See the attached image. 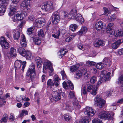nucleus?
Wrapping results in <instances>:
<instances>
[{
    "mask_svg": "<svg viewBox=\"0 0 123 123\" xmlns=\"http://www.w3.org/2000/svg\"><path fill=\"white\" fill-rule=\"evenodd\" d=\"M18 8V6L17 5L13 3L11 4L10 5V11L9 14L12 20L14 22L22 20L25 16V14L23 13H21L20 14H15Z\"/></svg>",
    "mask_w": 123,
    "mask_h": 123,
    "instance_id": "obj_1",
    "label": "nucleus"
},
{
    "mask_svg": "<svg viewBox=\"0 0 123 123\" xmlns=\"http://www.w3.org/2000/svg\"><path fill=\"white\" fill-rule=\"evenodd\" d=\"M27 75L30 76L31 80H35L36 78V74L35 71L34 64L32 63L27 70Z\"/></svg>",
    "mask_w": 123,
    "mask_h": 123,
    "instance_id": "obj_2",
    "label": "nucleus"
},
{
    "mask_svg": "<svg viewBox=\"0 0 123 123\" xmlns=\"http://www.w3.org/2000/svg\"><path fill=\"white\" fill-rule=\"evenodd\" d=\"M41 7L42 9L47 12L51 11L54 9L53 2L50 1L44 2L41 6Z\"/></svg>",
    "mask_w": 123,
    "mask_h": 123,
    "instance_id": "obj_3",
    "label": "nucleus"
},
{
    "mask_svg": "<svg viewBox=\"0 0 123 123\" xmlns=\"http://www.w3.org/2000/svg\"><path fill=\"white\" fill-rule=\"evenodd\" d=\"M94 100L95 101L94 105L100 108L103 107L105 104V101L100 98L99 95H97L95 97Z\"/></svg>",
    "mask_w": 123,
    "mask_h": 123,
    "instance_id": "obj_4",
    "label": "nucleus"
},
{
    "mask_svg": "<svg viewBox=\"0 0 123 123\" xmlns=\"http://www.w3.org/2000/svg\"><path fill=\"white\" fill-rule=\"evenodd\" d=\"M8 0H0V15H3L5 13L6 7L8 4Z\"/></svg>",
    "mask_w": 123,
    "mask_h": 123,
    "instance_id": "obj_5",
    "label": "nucleus"
},
{
    "mask_svg": "<svg viewBox=\"0 0 123 123\" xmlns=\"http://www.w3.org/2000/svg\"><path fill=\"white\" fill-rule=\"evenodd\" d=\"M0 44L2 48L7 49L10 47V44L6 40L5 38L1 36L0 37Z\"/></svg>",
    "mask_w": 123,
    "mask_h": 123,
    "instance_id": "obj_6",
    "label": "nucleus"
},
{
    "mask_svg": "<svg viewBox=\"0 0 123 123\" xmlns=\"http://www.w3.org/2000/svg\"><path fill=\"white\" fill-rule=\"evenodd\" d=\"M52 21L53 24H57L60 21V17L59 13L55 12L53 13L51 16Z\"/></svg>",
    "mask_w": 123,
    "mask_h": 123,
    "instance_id": "obj_7",
    "label": "nucleus"
},
{
    "mask_svg": "<svg viewBox=\"0 0 123 123\" xmlns=\"http://www.w3.org/2000/svg\"><path fill=\"white\" fill-rule=\"evenodd\" d=\"M77 13V11L76 9L72 10L67 16V15H64V19L66 20L67 18H74L76 15Z\"/></svg>",
    "mask_w": 123,
    "mask_h": 123,
    "instance_id": "obj_8",
    "label": "nucleus"
},
{
    "mask_svg": "<svg viewBox=\"0 0 123 123\" xmlns=\"http://www.w3.org/2000/svg\"><path fill=\"white\" fill-rule=\"evenodd\" d=\"M31 0H24L22 2L21 4V7L23 9L30 8L31 7L30 3Z\"/></svg>",
    "mask_w": 123,
    "mask_h": 123,
    "instance_id": "obj_9",
    "label": "nucleus"
},
{
    "mask_svg": "<svg viewBox=\"0 0 123 123\" xmlns=\"http://www.w3.org/2000/svg\"><path fill=\"white\" fill-rule=\"evenodd\" d=\"M86 111L85 113L88 117H92L93 116L95 113L96 111L91 107H87L86 108Z\"/></svg>",
    "mask_w": 123,
    "mask_h": 123,
    "instance_id": "obj_10",
    "label": "nucleus"
},
{
    "mask_svg": "<svg viewBox=\"0 0 123 123\" xmlns=\"http://www.w3.org/2000/svg\"><path fill=\"white\" fill-rule=\"evenodd\" d=\"M43 67L44 69H49L50 71V72H49V74L50 75H52L53 69L51 63L49 61L45 62L44 63Z\"/></svg>",
    "mask_w": 123,
    "mask_h": 123,
    "instance_id": "obj_11",
    "label": "nucleus"
},
{
    "mask_svg": "<svg viewBox=\"0 0 123 123\" xmlns=\"http://www.w3.org/2000/svg\"><path fill=\"white\" fill-rule=\"evenodd\" d=\"M97 88L94 85H92L88 86L87 88L88 92H90L93 95H95L97 94Z\"/></svg>",
    "mask_w": 123,
    "mask_h": 123,
    "instance_id": "obj_12",
    "label": "nucleus"
},
{
    "mask_svg": "<svg viewBox=\"0 0 123 123\" xmlns=\"http://www.w3.org/2000/svg\"><path fill=\"white\" fill-rule=\"evenodd\" d=\"M52 95L53 99L55 101H57L60 100L61 98L60 94L56 91L52 92Z\"/></svg>",
    "mask_w": 123,
    "mask_h": 123,
    "instance_id": "obj_13",
    "label": "nucleus"
},
{
    "mask_svg": "<svg viewBox=\"0 0 123 123\" xmlns=\"http://www.w3.org/2000/svg\"><path fill=\"white\" fill-rule=\"evenodd\" d=\"M110 114L104 111L101 112L98 114V117L101 119H108L109 118Z\"/></svg>",
    "mask_w": 123,
    "mask_h": 123,
    "instance_id": "obj_14",
    "label": "nucleus"
},
{
    "mask_svg": "<svg viewBox=\"0 0 123 123\" xmlns=\"http://www.w3.org/2000/svg\"><path fill=\"white\" fill-rule=\"evenodd\" d=\"M123 42V39H120L113 43L112 44V48L114 49H116L119 46L120 44Z\"/></svg>",
    "mask_w": 123,
    "mask_h": 123,
    "instance_id": "obj_15",
    "label": "nucleus"
},
{
    "mask_svg": "<svg viewBox=\"0 0 123 123\" xmlns=\"http://www.w3.org/2000/svg\"><path fill=\"white\" fill-rule=\"evenodd\" d=\"M84 68H82L80 70H77L75 75V77L77 79H79L81 78L83 75V71Z\"/></svg>",
    "mask_w": 123,
    "mask_h": 123,
    "instance_id": "obj_16",
    "label": "nucleus"
},
{
    "mask_svg": "<svg viewBox=\"0 0 123 123\" xmlns=\"http://www.w3.org/2000/svg\"><path fill=\"white\" fill-rule=\"evenodd\" d=\"M103 62L104 64L108 66L109 67L111 65L112 60L109 57H106L104 59Z\"/></svg>",
    "mask_w": 123,
    "mask_h": 123,
    "instance_id": "obj_17",
    "label": "nucleus"
},
{
    "mask_svg": "<svg viewBox=\"0 0 123 123\" xmlns=\"http://www.w3.org/2000/svg\"><path fill=\"white\" fill-rule=\"evenodd\" d=\"M95 27L98 31H99L101 30L103 27L102 22L100 21L96 23L95 24Z\"/></svg>",
    "mask_w": 123,
    "mask_h": 123,
    "instance_id": "obj_18",
    "label": "nucleus"
},
{
    "mask_svg": "<svg viewBox=\"0 0 123 123\" xmlns=\"http://www.w3.org/2000/svg\"><path fill=\"white\" fill-rule=\"evenodd\" d=\"M44 19L43 18H39L35 21L37 26L39 27L43 26L42 24L44 23Z\"/></svg>",
    "mask_w": 123,
    "mask_h": 123,
    "instance_id": "obj_19",
    "label": "nucleus"
},
{
    "mask_svg": "<svg viewBox=\"0 0 123 123\" xmlns=\"http://www.w3.org/2000/svg\"><path fill=\"white\" fill-rule=\"evenodd\" d=\"M13 36L15 40H18L20 37V32L17 30L13 32Z\"/></svg>",
    "mask_w": 123,
    "mask_h": 123,
    "instance_id": "obj_20",
    "label": "nucleus"
},
{
    "mask_svg": "<svg viewBox=\"0 0 123 123\" xmlns=\"http://www.w3.org/2000/svg\"><path fill=\"white\" fill-rule=\"evenodd\" d=\"M93 44L95 47H99L100 46H104L105 44L101 40H98V41L94 42Z\"/></svg>",
    "mask_w": 123,
    "mask_h": 123,
    "instance_id": "obj_21",
    "label": "nucleus"
},
{
    "mask_svg": "<svg viewBox=\"0 0 123 123\" xmlns=\"http://www.w3.org/2000/svg\"><path fill=\"white\" fill-rule=\"evenodd\" d=\"M35 61L37 68H40L41 67V66L43 63L41 59L39 57H37L36 58Z\"/></svg>",
    "mask_w": 123,
    "mask_h": 123,
    "instance_id": "obj_22",
    "label": "nucleus"
},
{
    "mask_svg": "<svg viewBox=\"0 0 123 123\" xmlns=\"http://www.w3.org/2000/svg\"><path fill=\"white\" fill-rule=\"evenodd\" d=\"M81 103L79 101L74 102H73V107L75 110H77L81 107Z\"/></svg>",
    "mask_w": 123,
    "mask_h": 123,
    "instance_id": "obj_23",
    "label": "nucleus"
},
{
    "mask_svg": "<svg viewBox=\"0 0 123 123\" xmlns=\"http://www.w3.org/2000/svg\"><path fill=\"white\" fill-rule=\"evenodd\" d=\"M17 51L19 54L21 55L22 56H25V55L24 54L25 53V50L24 49L19 46H18L17 47Z\"/></svg>",
    "mask_w": 123,
    "mask_h": 123,
    "instance_id": "obj_24",
    "label": "nucleus"
},
{
    "mask_svg": "<svg viewBox=\"0 0 123 123\" xmlns=\"http://www.w3.org/2000/svg\"><path fill=\"white\" fill-rule=\"evenodd\" d=\"M67 50L65 48L61 49L58 53L59 56H61V58L64 56L67 52Z\"/></svg>",
    "mask_w": 123,
    "mask_h": 123,
    "instance_id": "obj_25",
    "label": "nucleus"
},
{
    "mask_svg": "<svg viewBox=\"0 0 123 123\" xmlns=\"http://www.w3.org/2000/svg\"><path fill=\"white\" fill-rule=\"evenodd\" d=\"M87 28L86 27H82L80 30L78 32V34L80 35L84 34L87 32Z\"/></svg>",
    "mask_w": 123,
    "mask_h": 123,
    "instance_id": "obj_26",
    "label": "nucleus"
},
{
    "mask_svg": "<svg viewBox=\"0 0 123 123\" xmlns=\"http://www.w3.org/2000/svg\"><path fill=\"white\" fill-rule=\"evenodd\" d=\"M123 36V30H118L115 31V37H121Z\"/></svg>",
    "mask_w": 123,
    "mask_h": 123,
    "instance_id": "obj_27",
    "label": "nucleus"
},
{
    "mask_svg": "<svg viewBox=\"0 0 123 123\" xmlns=\"http://www.w3.org/2000/svg\"><path fill=\"white\" fill-rule=\"evenodd\" d=\"M77 17L75 18L76 20L79 22L81 24L83 23L84 22V20L83 18L82 17V15L80 14H78Z\"/></svg>",
    "mask_w": 123,
    "mask_h": 123,
    "instance_id": "obj_28",
    "label": "nucleus"
},
{
    "mask_svg": "<svg viewBox=\"0 0 123 123\" xmlns=\"http://www.w3.org/2000/svg\"><path fill=\"white\" fill-rule=\"evenodd\" d=\"M8 118L7 114L6 113L4 114L3 117L0 120V123H6L7 122Z\"/></svg>",
    "mask_w": 123,
    "mask_h": 123,
    "instance_id": "obj_29",
    "label": "nucleus"
},
{
    "mask_svg": "<svg viewBox=\"0 0 123 123\" xmlns=\"http://www.w3.org/2000/svg\"><path fill=\"white\" fill-rule=\"evenodd\" d=\"M15 70H18L20 68L21 65V60H17L15 63Z\"/></svg>",
    "mask_w": 123,
    "mask_h": 123,
    "instance_id": "obj_30",
    "label": "nucleus"
},
{
    "mask_svg": "<svg viewBox=\"0 0 123 123\" xmlns=\"http://www.w3.org/2000/svg\"><path fill=\"white\" fill-rule=\"evenodd\" d=\"M33 38V41L37 45H39L41 43V39L38 37L35 36Z\"/></svg>",
    "mask_w": 123,
    "mask_h": 123,
    "instance_id": "obj_31",
    "label": "nucleus"
},
{
    "mask_svg": "<svg viewBox=\"0 0 123 123\" xmlns=\"http://www.w3.org/2000/svg\"><path fill=\"white\" fill-rule=\"evenodd\" d=\"M10 54L12 56L15 57L17 56L16 49L13 47H11L10 49Z\"/></svg>",
    "mask_w": 123,
    "mask_h": 123,
    "instance_id": "obj_32",
    "label": "nucleus"
},
{
    "mask_svg": "<svg viewBox=\"0 0 123 123\" xmlns=\"http://www.w3.org/2000/svg\"><path fill=\"white\" fill-rule=\"evenodd\" d=\"M79 68V66L78 65H74L71 66L70 68V70L71 72H75Z\"/></svg>",
    "mask_w": 123,
    "mask_h": 123,
    "instance_id": "obj_33",
    "label": "nucleus"
},
{
    "mask_svg": "<svg viewBox=\"0 0 123 123\" xmlns=\"http://www.w3.org/2000/svg\"><path fill=\"white\" fill-rule=\"evenodd\" d=\"M106 31L109 36L112 37L113 35L115 36V31L112 29H110L108 28H106Z\"/></svg>",
    "mask_w": 123,
    "mask_h": 123,
    "instance_id": "obj_34",
    "label": "nucleus"
},
{
    "mask_svg": "<svg viewBox=\"0 0 123 123\" xmlns=\"http://www.w3.org/2000/svg\"><path fill=\"white\" fill-rule=\"evenodd\" d=\"M25 55V56H23L26 57V59H31L32 58V55L31 52L28 50L26 51H25V53H24Z\"/></svg>",
    "mask_w": 123,
    "mask_h": 123,
    "instance_id": "obj_35",
    "label": "nucleus"
},
{
    "mask_svg": "<svg viewBox=\"0 0 123 123\" xmlns=\"http://www.w3.org/2000/svg\"><path fill=\"white\" fill-rule=\"evenodd\" d=\"M62 117L66 121H69L72 118L70 115L68 113L64 114Z\"/></svg>",
    "mask_w": 123,
    "mask_h": 123,
    "instance_id": "obj_36",
    "label": "nucleus"
},
{
    "mask_svg": "<svg viewBox=\"0 0 123 123\" xmlns=\"http://www.w3.org/2000/svg\"><path fill=\"white\" fill-rule=\"evenodd\" d=\"M86 87L84 85H83L81 87V94L83 95H87V92L86 90Z\"/></svg>",
    "mask_w": 123,
    "mask_h": 123,
    "instance_id": "obj_37",
    "label": "nucleus"
},
{
    "mask_svg": "<svg viewBox=\"0 0 123 123\" xmlns=\"http://www.w3.org/2000/svg\"><path fill=\"white\" fill-rule=\"evenodd\" d=\"M6 101L5 100V96H3L0 97V107L3 106V105H4V103H5Z\"/></svg>",
    "mask_w": 123,
    "mask_h": 123,
    "instance_id": "obj_38",
    "label": "nucleus"
},
{
    "mask_svg": "<svg viewBox=\"0 0 123 123\" xmlns=\"http://www.w3.org/2000/svg\"><path fill=\"white\" fill-rule=\"evenodd\" d=\"M83 71V75L84 78L85 79H87L89 77V74L87 73L86 69L84 68Z\"/></svg>",
    "mask_w": 123,
    "mask_h": 123,
    "instance_id": "obj_39",
    "label": "nucleus"
},
{
    "mask_svg": "<svg viewBox=\"0 0 123 123\" xmlns=\"http://www.w3.org/2000/svg\"><path fill=\"white\" fill-rule=\"evenodd\" d=\"M116 82L118 83L123 84V74L119 76Z\"/></svg>",
    "mask_w": 123,
    "mask_h": 123,
    "instance_id": "obj_40",
    "label": "nucleus"
},
{
    "mask_svg": "<svg viewBox=\"0 0 123 123\" xmlns=\"http://www.w3.org/2000/svg\"><path fill=\"white\" fill-rule=\"evenodd\" d=\"M68 97L70 98L74 99V100H75L76 98L75 96V93L74 92L71 91H70L69 92Z\"/></svg>",
    "mask_w": 123,
    "mask_h": 123,
    "instance_id": "obj_41",
    "label": "nucleus"
},
{
    "mask_svg": "<svg viewBox=\"0 0 123 123\" xmlns=\"http://www.w3.org/2000/svg\"><path fill=\"white\" fill-rule=\"evenodd\" d=\"M60 80L59 78L57 77L55 78L54 81V85H55L56 86H57L59 84V80Z\"/></svg>",
    "mask_w": 123,
    "mask_h": 123,
    "instance_id": "obj_42",
    "label": "nucleus"
},
{
    "mask_svg": "<svg viewBox=\"0 0 123 123\" xmlns=\"http://www.w3.org/2000/svg\"><path fill=\"white\" fill-rule=\"evenodd\" d=\"M90 120L89 117H86L84 118L80 121L81 123H89Z\"/></svg>",
    "mask_w": 123,
    "mask_h": 123,
    "instance_id": "obj_43",
    "label": "nucleus"
},
{
    "mask_svg": "<svg viewBox=\"0 0 123 123\" xmlns=\"http://www.w3.org/2000/svg\"><path fill=\"white\" fill-rule=\"evenodd\" d=\"M77 27V26L76 24H73L70 25L69 29L70 30L74 31L75 30Z\"/></svg>",
    "mask_w": 123,
    "mask_h": 123,
    "instance_id": "obj_44",
    "label": "nucleus"
},
{
    "mask_svg": "<svg viewBox=\"0 0 123 123\" xmlns=\"http://www.w3.org/2000/svg\"><path fill=\"white\" fill-rule=\"evenodd\" d=\"M35 29L34 26L31 27L28 29L27 30V34L28 35H30L33 33V31Z\"/></svg>",
    "mask_w": 123,
    "mask_h": 123,
    "instance_id": "obj_45",
    "label": "nucleus"
},
{
    "mask_svg": "<svg viewBox=\"0 0 123 123\" xmlns=\"http://www.w3.org/2000/svg\"><path fill=\"white\" fill-rule=\"evenodd\" d=\"M104 63L102 62H99L97 63L96 65V67L98 69H102L104 67L103 65Z\"/></svg>",
    "mask_w": 123,
    "mask_h": 123,
    "instance_id": "obj_46",
    "label": "nucleus"
},
{
    "mask_svg": "<svg viewBox=\"0 0 123 123\" xmlns=\"http://www.w3.org/2000/svg\"><path fill=\"white\" fill-rule=\"evenodd\" d=\"M47 85V86H48L51 88L52 86L54 85V83L53 82L51 79H49L48 80Z\"/></svg>",
    "mask_w": 123,
    "mask_h": 123,
    "instance_id": "obj_47",
    "label": "nucleus"
},
{
    "mask_svg": "<svg viewBox=\"0 0 123 123\" xmlns=\"http://www.w3.org/2000/svg\"><path fill=\"white\" fill-rule=\"evenodd\" d=\"M35 19L34 16L32 14H31L29 16L28 20L29 22H33Z\"/></svg>",
    "mask_w": 123,
    "mask_h": 123,
    "instance_id": "obj_48",
    "label": "nucleus"
},
{
    "mask_svg": "<svg viewBox=\"0 0 123 123\" xmlns=\"http://www.w3.org/2000/svg\"><path fill=\"white\" fill-rule=\"evenodd\" d=\"M111 73L110 72H108L106 75H105V77H103L104 79V80L105 81H107L109 80L110 75Z\"/></svg>",
    "mask_w": 123,
    "mask_h": 123,
    "instance_id": "obj_49",
    "label": "nucleus"
},
{
    "mask_svg": "<svg viewBox=\"0 0 123 123\" xmlns=\"http://www.w3.org/2000/svg\"><path fill=\"white\" fill-rule=\"evenodd\" d=\"M60 34V32L59 30H58L55 34L52 35V36L55 38H58Z\"/></svg>",
    "mask_w": 123,
    "mask_h": 123,
    "instance_id": "obj_50",
    "label": "nucleus"
},
{
    "mask_svg": "<svg viewBox=\"0 0 123 123\" xmlns=\"http://www.w3.org/2000/svg\"><path fill=\"white\" fill-rule=\"evenodd\" d=\"M97 80L96 77L93 76L90 79V82L92 84L94 83Z\"/></svg>",
    "mask_w": 123,
    "mask_h": 123,
    "instance_id": "obj_51",
    "label": "nucleus"
},
{
    "mask_svg": "<svg viewBox=\"0 0 123 123\" xmlns=\"http://www.w3.org/2000/svg\"><path fill=\"white\" fill-rule=\"evenodd\" d=\"M123 102V98L118 99L116 103L112 104L111 105L113 106L117 105V103H122Z\"/></svg>",
    "mask_w": 123,
    "mask_h": 123,
    "instance_id": "obj_52",
    "label": "nucleus"
},
{
    "mask_svg": "<svg viewBox=\"0 0 123 123\" xmlns=\"http://www.w3.org/2000/svg\"><path fill=\"white\" fill-rule=\"evenodd\" d=\"M92 123H103L102 121L98 118H96L92 121Z\"/></svg>",
    "mask_w": 123,
    "mask_h": 123,
    "instance_id": "obj_53",
    "label": "nucleus"
},
{
    "mask_svg": "<svg viewBox=\"0 0 123 123\" xmlns=\"http://www.w3.org/2000/svg\"><path fill=\"white\" fill-rule=\"evenodd\" d=\"M68 84L71 90H73L74 88V85L70 81H68Z\"/></svg>",
    "mask_w": 123,
    "mask_h": 123,
    "instance_id": "obj_54",
    "label": "nucleus"
},
{
    "mask_svg": "<svg viewBox=\"0 0 123 123\" xmlns=\"http://www.w3.org/2000/svg\"><path fill=\"white\" fill-rule=\"evenodd\" d=\"M75 36L73 35H71L69 36L68 37H67L65 40V41L66 42H69L71 41L73 39L74 37Z\"/></svg>",
    "mask_w": 123,
    "mask_h": 123,
    "instance_id": "obj_55",
    "label": "nucleus"
},
{
    "mask_svg": "<svg viewBox=\"0 0 123 123\" xmlns=\"http://www.w3.org/2000/svg\"><path fill=\"white\" fill-rule=\"evenodd\" d=\"M61 73L62 77V79L64 80L67 78V76L65 72L64 71H62L61 72Z\"/></svg>",
    "mask_w": 123,
    "mask_h": 123,
    "instance_id": "obj_56",
    "label": "nucleus"
},
{
    "mask_svg": "<svg viewBox=\"0 0 123 123\" xmlns=\"http://www.w3.org/2000/svg\"><path fill=\"white\" fill-rule=\"evenodd\" d=\"M38 35L39 37H43L44 36V34L42 30L41 29L38 32Z\"/></svg>",
    "mask_w": 123,
    "mask_h": 123,
    "instance_id": "obj_57",
    "label": "nucleus"
},
{
    "mask_svg": "<svg viewBox=\"0 0 123 123\" xmlns=\"http://www.w3.org/2000/svg\"><path fill=\"white\" fill-rule=\"evenodd\" d=\"M86 64L89 66H94L95 64V63L94 62L90 61L87 62L86 63Z\"/></svg>",
    "mask_w": 123,
    "mask_h": 123,
    "instance_id": "obj_58",
    "label": "nucleus"
},
{
    "mask_svg": "<svg viewBox=\"0 0 123 123\" xmlns=\"http://www.w3.org/2000/svg\"><path fill=\"white\" fill-rule=\"evenodd\" d=\"M114 24L112 23H109L106 28H108L110 29H112L114 26Z\"/></svg>",
    "mask_w": 123,
    "mask_h": 123,
    "instance_id": "obj_59",
    "label": "nucleus"
},
{
    "mask_svg": "<svg viewBox=\"0 0 123 123\" xmlns=\"http://www.w3.org/2000/svg\"><path fill=\"white\" fill-rule=\"evenodd\" d=\"M104 80V78L102 77V78H101L99 80L97 84V86H99V85L101 84Z\"/></svg>",
    "mask_w": 123,
    "mask_h": 123,
    "instance_id": "obj_60",
    "label": "nucleus"
},
{
    "mask_svg": "<svg viewBox=\"0 0 123 123\" xmlns=\"http://www.w3.org/2000/svg\"><path fill=\"white\" fill-rule=\"evenodd\" d=\"M116 16L115 14H114L113 15H111V16H109V18L111 19L112 18L113 20H114V19L116 18Z\"/></svg>",
    "mask_w": 123,
    "mask_h": 123,
    "instance_id": "obj_61",
    "label": "nucleus"
},
{
    "mask_svg": "<svg viewBox=\"0 0 123 123\" xmlns=\"http://www.w3.org/2000/svg\"><path fill=\"white\" fill-rule=\"evenodd\" d=\"M10 115L11 116L9 118L10 120L12 121H14L15 119L14 116L12 113H11Z\"/></svg>",
    "mask_w": 123,
    "mask_h": 123,
    "instance_id": "obj_62",
    "label": "nucleus"
},
{
    "mask_svg": "<svg viewBox=\"0 0 123 123\" xmlns=\"http://www.w3.org/2000/svg\"><path fill=\"white\" fill-rule=\"evenodd\" d=\"M78 47L80 49L83 50L84 49L83 48L82 44L80 43L78 44Z\"/></svg>",
    "mask_w": 123,
    "mask_h": 123,
    "instance_id": "obj_63",
    "label": "nucleus"
},
{
    "mask_svg": "<svg viewBox=\"0 0 123 123\" xmlns=\"http://www.w3.org/2000/svg\"><path fill=\"white\" fill-rule=\"evenodd\" d=\"M20 43L21 46L23 47H25L26 45V42L25 41H21L20 42Z\"/></svg>",
    "mask_w": 123,
    "mask_h": 123,
    "instance_id": "obj_64",
    "label": "nucleus"
}]
</instances>
